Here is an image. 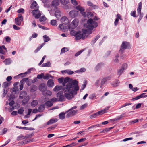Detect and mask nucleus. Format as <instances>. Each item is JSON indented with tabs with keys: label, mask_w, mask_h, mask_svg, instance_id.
Returning a JSON list of instances; mask_svg holds the SVG:
<instances>
[{
	"label": "nucleus",
	"mask_w": 147,
	"mask_h": 147,
	"mask_svg": "<svg viewBox=\"0 0 147 147\" xmlns=\"http://www.w3.org/2000/svg\"><path fill=\"white\" fill-rule=\"evenodd\" d=\"M84 84H83L81 86V88L80 89V90H83L85 88L87 84V81H84Z\"/></svg>",
	"instance_id": "obj_42"
},
{
	"label": "nucleus",
	"mask_w": 147,
	"mask_h": 147,
	"mask_svg": "<svg viewBox=\"0 0 147 147\" xmlns=\"http://www.w3.org/2000/svg\"><path fill=\"white\" fill-rule=\"evenodd\" d=\"M5 39L6 42H10V41L11 40V38L8 36H6L5 38Z\"/></svg>",
	"instance_id": "obj_58"
},
{
	"label": "nucleus",
	"mask_w": 147,
	"mask_h": 147,
	"mask_svg": "<svg viewBox=\"0 0 147 147\" xmlns=\"http://www.w3.org/2000/svg\"><path fill=\"white\" fill-rule=\"evenodd\" d=\"M28 80V78H24L23 79H22L21 81H20V83H22V84H23V83L26 81L27 82V81Z\"/></svg>",
	"instance_id": "obj_50"
},
{
	"label": "nucleus",
	"mask_w": 147,
	"mask_h": 147,
	"mask_svg": "<svg viewBox=\"0 0 147 147\" xmlns=\"http://www.w3.org/2000/svg\"><path fill=\"white\" fill-rule=\"evenodd\" d=\"M17 12L18 13H24V10L23 8H20L18 10Z\"/></svg>",
	"instance_id": "obj_61"
},
{
	"label": "nucleus",
	"mask_w": 147,
	"mask_h": 147,
	"mask_svg": "<svg viewBox=\"0 0 147 147\" xmlns=\"http://www.w3.org/2000/svg\"><path fill=\"white\" fill-rule=\"evenodd\" d=\"M26 92L24 91H21L20 94L19 96L20 98L22 99L24 98L26 95Z\"/></svg>",
	"instance_id": "obj_16"
},
{
	"label": "nucleus",
	"mask_w": 147,
	"mask_h": 147,
	"mask_svg": "<svg viewBox=\"0 0 147 147\" xmlns=\"http://www.w3.org/2000/svg\"><path fill=\"white\" fill-rule=\"evenodd\" d=\"M15 20V23L17 25L20 26L21 25L22 21L20 19H18V18H16Z\"/></svg>",
	"instance_id": "obj_28"
},
{
	"label": "nucleus",
	"mask_w": 147,
	"mask_h": 147,
	"mask_svg": "<svg viewBox=\"0 0 147 147\" xmlns=\"http://www.w3.org/2000/svg\"><path fill=\"white\" fill-rule=\"evenodd\" d=\"M71 3L74 5H78L77 2L76 1V0H71Z\"/></svg>",
	"instance_id": "obj_55"
},
{
	"label": "nucleus",
	"mask_w": 147,
	"mask_h": 147,
	"mask_svg": "<svg viewBox=\"0 0 147 147\" xmlns=\"http://www.w3.org/2000/svg\"><path fill=\"white\" fill-rule=\"evenodd\" d=\"M57 121L58 119H57L53 118L50 120L48 121L47 123V125L51 124L56 122Z\"/></svg>",
	"instance_id": "obj_15"
},
{
	"label": "nucleus",
	"mask_w": 147,
	"mask_h": 147,
	"mask_svg": "<svg viewBox=\"0 0 147 147\" xmlns=\"http://www.w3.org/2000/svg\"><path fill=\"white\" fill-rule=\"evenodd\" d=\"M119 57V55L118 54H117L116 56H115L114 59V61L116 63H118L119 60L118 59V58Z\"/></svg>",
	"instance_id": "obj_45"
},
{
	"label": "nucleus",
	"mask_w": 147,
	"mask_h": 147,
	"mask_svg": "<svg viewBox=\"0 0 147 147\" xmlns=\"http://www.w3.org/2000/svg\"><path fill=\"white\" fill-rule=\"evenodd\" d=\"M30 99V97L29 96H27L23 100L22 102V104L24 105L27 104L28 102Z\"/></svg>",
	"instance_id": "obj_18"
},
{
	"label": "nucleus",
	"mask_w": 147,
	"mask_h": 147,
	"mask_svg": "<svg viewBox=\"0 0 147 147\" xmlns=\"http://www.w3.org/2000/svg\"><path fill=\"white\" fill-rule=\"evenodd\" d=\"M45 44V43L42 44L40 46L38 47L37 49L35 51L34 53H37L42 47Z\"/></svg>",
	"instance_id": "obj_35"
},
{
	"label": "nucleus",
	"mask_w": 147,
	"mask_h": 147,
	"mask_svg": "<svg viewBox=\"0 0 147 147\" xmlns=\"http://www.w3.org/2000/svg\"><path fill=\"white\" fill-rule=\"evenodd\" d=\"M89 98L91 99H96V96L94 94H92L90 95L89 96Z\"/></svg>",
	"instance_id": "obj_44"
},
{
	"label": "nucleus",
	"mask_w": 147,
	"mask_h": 147,
	"mask_svg": "<svg viewBox=\"0 0 147 147\" xmlns=\"http://www.w3.org/2000/svg\"><path fill=\"white\" fill-rule=\"evenodd\" d=\"M42 94L45 96H50L52 94V92L51 91L46 90L42 93Z\"/></svg>",
	"instance_id": "obj_12"
},
{
	"label": "nucleus",
	"mask_w": 147,
	"mask_h": 147,
	"mask_svg": "<svg viewBox=\"0 0 147 147\" xmlns=\"http://www.w3.org/2000/svg\"><path fill=\"white\" fill-rule=\"evenodd\" d=\"M50 23L51 25L53 26H55L57 24V21L55 20H51Z\"/></svg>",
	"instance_id": "obj_47"
},
{
	"label": "nucleus",
	"mask_w": 147,
	"mask_h": 147,
	"mask_svg": "<svg viewBox=\"0 0 147 147\" xmlns=\"http://www.w3.org/2000/svg\"><path fill=\"white\" fill-rule=\"evenodd\" d=\"M39 89L42 92L47 89V87L45 85H41L39 86Z\"/></svg>",
	"instance_id": "obj_26"
},
{
	"label": "nucleus",
	"mask_w": 147,
	"mask_h": 147,
	"mask_svg": "<svg viewBox=\"0 0 147 147\" xmlns=\"http://www.w3.org/2000/svg\"><path fill=\"white\" fill-rule=\"evenodd\" d=\"M59 4V1L58 0H54L52 2V5L53 6H57Z\"/></svg>",
	"instance_id": "obj_23"
},
{
	"label": "nucleus",
	"mask_w": 147,
	"mask_h": 147,
	"mask_svg": "<svg viewBox=\"0 0 147 147\" xmlns=\"http://www.w3.org/2000/svg\"><path fill=\"white\" fill-rule=\"evenodd\" d=\"M44 38V41L45 42H47L50 40V38L46 35H45L43 36Z\"/></svg>",
	"instance_id": "obj_32"
},
{
	"label": "nucleus",
	"mask_w": 147,
	"mask_h": 147,
	"mask_svg": "<svg viewBox=\"0 0 147 147\" xmlns=\"http://www.w3.org/2000/svg\"><path fill=\"white\" fill-rule=\"evenodd\" d=\"M127 64L126 63L123 64L121 68L117 71V74L120 76L123 72V71L127 68Z\"/></svg>",
	"instance_id": "obj_7"
},
{
	"label": "nucleus",
	"mask_w": 147,
	"mask_h": 147,
	"mask_svg": "<svg viewBox=\"0 0 147 147\" xmlns=\"http://www.w3.org/2000/svg\"><path fill=\"white\" fill-rule=\"evenodd\" d=\"M142 7V3L141 2H140L139 3L138 7L137 8V9H141Z\"/></svg>",
	"instance_id": "obj_64"
},
{
	"label": "nucleus",
	"mask_w": 147,
	"mask_h": 147,
	"mask_svg": "<svg viewBox=\"0 0 147 147\" xmlns=\"http://www.w3.org/2000/svg\"><path fill=\"white\" fill-rule=\"evenodd\" d=\"M146 93H143L141 94L140 95V96L141 98H143L147 97V95H145Z\"/></svg>",
	"instance_id": "obj_62"
},
{
	"label": "nucleus",
	"mask_w": 147,
	"mask_h": 147,
	"mask_svg": "<svg viewBox=\"0 0 147 147\" xmlns=\"http://www.w3.org/2000/svg\"><path fill=\"white\" fill-rule=\"evenodd\" d=\"M41 16V13L39 12L35 16V17L36 19H38Z\"/></svg>",
	"instance_id": "obj_60"
},
{
	"label": "nucleus",
	"mask_w": 147,
	"mask_h": 147,
	"mask_svg": "<svg viewBox=\"0 0 147 147\" xmlns=\"http://www.w3.org/2000/svg\"><path fill=\"white\" fill-rule=\"evenodd\" d=\"M77 108L76 106H74L65 112V113H67L66 115L67 118H69L70 117L73 116L78 113V111L77 110H74Z\"/></svg>",
	"instance_id": "obj_3"
},
{
	"label": "nucleus",
	"mask_w": 147,
	"mask_h": 147,
	"mask_svg": "<svg viewBox=\"0 0 147 147\" xmlns=\"http://www.w3.org/2000/svg\"><path fill=\"white\" fill-rule=\"evenodd\" d=\"M61 3L63 5H65L69 3L68 0H60Z\"/></svg>",
	"instance_id": "obj_40"
},
{
	"label": "nucleus",
	"mask_w": 147,
	"mask_h": 147,
	"mask_svg": "<svg viewBox=\"0 0 147 147\" xmlns=\"http://www.w3.org/2000/svg\"><path fill=\"white\" fill-rule=\"evenodd\" d=\"M86 28L87 29H82V33L80 31L71 32V33H73V35L75 36L76 40H79L81 38L84 39L86 37H87L88 35L92 33V30L94 28L97 27L98 26L97 23L92 19L88 20Z\"/></svg>",
	"instance_id": "obj_2"
},
{
	"label": "nucleus",
	"mask_w": 147,
	"mask_h": 147,
	"mask_svg": "<svg viewBox=\"0 0 147 147\" xmlns=\"http://www.w3.org/2000/svg\"><path fill=\"white\" fill-rule=\"evenodd\" d=\"M86 70V69L84 68H82L79 70H77L75 71L76 73H80L85 72Z\"/></svg>",
	"instance_id": "obj_37"
},
{
	"label": "nucleus",
	"mask_w": 147,
	"mask_h": 147,
	"mask_svg": "<svg viewBox=\"0 0 147 147\" xmlns=\"http://www.w3.org/2000/svg\"><path fill=\"white\" fill-rule=\"evenodd\" d=\"M24 108L23 107H21L19 110H18V114H22L24 111Z\"/></svg>",
	"instance_id": "obj_41"
},
{
	"label": "nucleus",
	"mask_w": 147,
	"mask_h": 147,
	"mask_svg": "<svg viewBox=\"0 0 147 147\" xmlns=\"http://www.w3.org/2000/svg\"><path fill=\"white\" fill-rule=\"evenodd\" d=\"M68 51L67 48L65 47H64L61 50V53H63Z\"/></svg>",
	"instance_id": "obj_48"
},
{
	"label": "nucleus",
	"mask_w": 147,
	"mask_h": 147,
	"mask_svg": "<svg viewBox=\"0 0 147 147\" xmlns=\"http://www.w3.org/2000/svg\"><path fill=\"white\" fill-rule=\"evenodd\" d=\"M51 63L49 62H48L44 63L42 65V67H49L50 66Z\"/></svg>",
	"instance_id": "obj_38"
},
{
	"label": "nucleus",
	"mask_w": 147,
	"mask_h": 147,
	"mask_svg": "<svg viewBox=\"0 0 147 147\" xmlns=\"http://www.w3.org/2000/svg\"><path fill=\"white\" fill-rule=\"evenodd\" d=\"M61 15L60 11L59 9H57L55 12V16L58 19L59 18Z\"/></svg>",
	"instance_id": "obj_13"
},
{
	"label": "nucleus",
	"mask_w": 147,
	"mask_h": 147,
	"mask_svg": "<svg viewBox=\"0 0 147 147\" xmlns=\"http://www.w3.org/2000/svg\"><path fill=\"white\" fill-rule=\"evenodd\" d=\"M79 20L78 19H75L69 25H68L69 29H73L76 28L78 25Z\"/></svg>",
	"instance_id": "obj_4"
},
{
	"label": "nucleus",
	"mask_w": 147,
	"mask_h": 147,
	"mask_svg": "<svg viewBox=\"0 0 147 147\" xmlns=\"http://www.w3.org/2000/svg\"><path fill=\"white\" fill-rule=\"evenodd\" d=\"M4 62L6 65H7L10 64L11 63V60L10 58L6 59L4 61Z\"/></svg>",
	"instance_id": "obj_33"
},
{
	"label": "nucleus",
	"mask_w": 147,
	"mask_h": 147,
	"mask_svg": "<svg viewBox=\"0 0 147 147\" xmlns=\"http://www.w3.org/2000/svg\"><path fill=\"white\" fill-rule=\"evenodd\" d=\"M65 113H61L59 115V118L61 120L64 119L65 117Z\"/></svg>",
	"instance_id": "obj_24"
},
{
	"label": "nucleus",
	"mask_w": 147,
	"mask_h": 147,
	"mask_svg": "<svg viewBox=\"0 0 147 147\" xmlns=\"http://www.w3.org/2000/svg\"><path fill=\"white\" fill-rule=\"evenodd\" d=\"M98 116V115L97 112L90 115V117L91 119H93V118H95Z\"/></svg>",
	"instance_id": "obj_43"
},
{
	"label": "nucleus",
	"mask_w": 147,
	"mask_h": 147,
	"mask_svg": "<svg viewBox=\"0 0 147 147\" xmlns=\"http://www.w3.org/2000/svg\"><path fill=\"white\" fill-rule=\"evenodd\" d=\"M103 66V64L102 63H99L96 66V70H100V69H101L102 67Z\"/></svg>",
	"instance_id": "obj_30"
},
{
	"label": "nucleus",
	"mask_w": 147,
	"mask_h": 147,
	"mask_svg": "<svg viewBox=\"0 0 147 147\" xmlns=\"http://www.w3.org/2000/svg\"><path fill=\"white\" fill-rule=\"evenodd\" d=\"M59 27L60 29L63 32L64 31V29L66 28V26H64L63 24H61L59 25Z\"/></svg>",
	"instance_id": "obj_36"
},
{
	"label": "nucleus",
	"mask_w": 147,
	"mask_h": 147,
	"mask_svg": "<svg viewBox=\"0 0 147 147\" xmlns=\"http://www.w3.org/2000/svg\"><path fill=\"white\" fill-rule=\"evenodd\" d=\"M61 21L65 25L68 24L69 22L68 19L65 16H63L61 18Z\"/></svg>",
	"instance_id": "obj_8"
},
{
	"label": "nucleus",
	"mask_w": 147,
	"mask_h": 147,
	"mask_svg": "<svg viewBox=\"0 0 147 147\" xmlns=\"http://www.w3.org/2000/svg\"><path fill=\"white\" fill-rule=\"evenodd\" d=\"M64 79L63 77H61L58 79V81L59 83H61L63 82V81H64Z\"/></svg>",
	"instance_id": "obj_54"
},
{
	"label": "nucleus",
	"mask_w": 147,
	"mask_h": 147,
	"mask_svg": "<svg viewBox=\"0 0 147 147\" xmlns=\"http://www.w3.org/2000/svg\"><path fill=\"white\" fill-rule=\"evenodd\" d=\"M18 19H20L21 21H22L23 20V17L20 14H18Z\"/></svg>",
	"instance_id": "obj_59"
},
{
	"label": "nucleus",
	"mask_w": 147,
	"mask_h": 147,
	"mask_svg": "<svg viewBox=\"0 0 147 147\" xmlns=\"http://www.w3.org/2000/svg\"><path fill=\"white\" fill-rule=\"evenodd\" d=\"M45 104H42L40 105L38 107V111L39 112H42L45 109Z\"/></svg>",
	"instance_id": "obj_17"
},
{
	"label": "nucleus",
	"mask_w": 147,
	"mask_h": 147,
	"mask_svg": "<svg viewBox=\"0 0 147 147\" xmlns=\"http://www.w3.org/2000/svg\"><path fill=\"white\" fill-rule=\"evenodd\" d=\"M40 12L39 11L38 9H34L32 11V13L33 16H35L36 14Z\"/></svg>",
	"instance_id": "obj_39"
},
{
	"label": "nucleus",
	"mask_w": 147,
	"mask_h": 147,
	"mask_svg": "<svg viewBox=\"0 0 147 147\" xmlns=\"http://www.w3.org/2000/svg\"><path fill=\"white\" fill-rule=\"evenodd\" d=\"M78 11L74 10L70 12L69 15L72 18H74L78 16Z\"/></svg>",
	"instance_id": "obj_9"
},
{
	"label": "nucleus",
	"mask_w": 147,
	"mask_h": 147,
	"mask_svg": "<svg viewBox=\"0 0 147 147\" xmlns=\"http://www.w3.org/2000/svg\"><path fill=\"white\" fill-rule=\"evenodd\" d=\"M50 78H53L54 77L49 74H47L45 75H44V74L43 79H44L48 80Z\"/></svg>",
	"instance_id": "obj_20"
},
{
	"label": "nucleus",
	"mask_w": 147,
	"mask_h": 147,
	"mask_svg": "<svg viewBox=\"0 0 147 147\" xmlns=\"http://www.w3.org/2000/svg\"><path fill=\"white\" fill-rule=\"evenodd\" d=\"M87 106V104H84L82 105L80 107V109L82 110L84 109L85 108H86Z\"/></svg>",
	"instance_id": "obj_57"
},
{
	"label": "nucleus",
	"mask_w": 147,
	"mask_h": 147,
	"mask_svg": "<svg viewBox=\"0 0 147 147\" xmlns=\"http://www.w3.org/2000/svg\"><path fill=\"white\" fill-rule=\"evenodd\" d=\"M22 139H24V137L22 135H20L17 137V140L18 141H19L21 140Z\"/></svg>",
	"instance_id": "obj_51"
},
{
	"label": "nucleus",
	"mask_w": 147,
	"mask_h": 147,
	"mask_svg": "<svg viewBox=\"0 0 147 147\" xmlns=\"http://www.w3.org/2000/svg\"><path fill=\"white\" fill-rule=\"evenodd\" d=\"M62 88V86L57 85L55 86L53 89V90L55 92H57L61 90Z\"/></svg>",
	"instance_id": "obj_25"
},
{
	"label": "nucleus",
	"mask_w": 147,
	"mask_h": 147,
	"mask_svg": "<svg viewBox=\"0 0 147 147\" xmlns=\"http://www.w3.org/2000/svg\"><path fill=\"white\" fill-rule=\"evenodd\" d=\"M16 127L17 128H19L20 129H22L24 130H33L34 129L32 128H28L27 127H22L18 126H16Z\"/></svg>",
	"instance_id": "obj_21"
},
{
	"label": "nucleus",
	"mask_w": 147,
	"mask_h": 147,
	"mask_svg": "<svg viewBox=\"0 0 147 147\" xmlns=\"http://www.w3.org/2000/svg\"><path fill=\"white\" fill-rule=\"evenodd\" d=\"M38 102L36 100H33L31 103V105L32 107H35L38 104Z\"/></svg>",
	"instance_id": "obj_29"
},
{
	"label": "nucleus",
	"mask_w": 147,
	"mask_h": 147,
	"mask_svg": "<svg viewBox=\"0 0 147 147\" xmlns=\"http://www.w3.org/2000/svg\"><path fill=\"white\" fill-rule=\"evenodd\" d=\"M76 8L81 12H83L84 11V8L78 5L76 7Z\"/></svg>",
	"instance_id": "obj_34"
},
{
	"label": "nucleus",
	"mask_w": 147,
	"mask_h": 147,
	"mask_svg": "<svg viewBox=\"0 0 147 147\" xmlns=\"http://www.w3.org/2000/svg\"><path fill=\"white\" fill-rule=\"evenodd\" d=\"M9 84L7 82H4L3 83V85L5 88H6L8 86Z\"/></svg>",
	"instance_id": "obj_63"
},
{
	"label": "nucleus",
	"mask_w": 147,
	"mask_h": 147,
	"mask_svg": "<svg viewBox=\"0 0 147 147\" xmlns=\"http://www.w3.org/2000/svg\"><path fill=\"white\" fill-rule=\"evenodd\" d=\"M44 73H42L40 74H38L37 76V78L38 79H41L43 78Z\"/></svg>",
	"instance_id": "obj_49"
},
{
	"label": "nucleus",
	"mask_w": 147,
	"mask_h": 147,
	"mask_svg": "<svg viewBox=\"0 0 147 147\" xmlns=\"http://www.w3.org/2000/svg\"><path fill=\"white\" fill-rule=\"evenodd\" d=\"M46 19V18L44 16H42L39 19V20L40 22H42L45 21Z\"/></svg>",
	"instance_id": "obj_52"
},
{
	"label": "nucleus",
	"mask_w": 147,
	"mask_h": 147,
	"mask_svg": "<svg viewBox=\"0 0 147 147\" xmlns=\"http://www.w3.org/2000/svg\"><path fill=\"white\" fill-rule=\"evenodd\" d=\"M45 103L46 106L48 107H51L53 105V102L50 100H48L46 101Z\"/></svg>",
	"instance_id": "obj_27"
},
{
	"label": "nucleus",
	"mask_w": 147,
	"mask_h": 147,
	"mask_svg": "<svg viewBox=\"0 0 147 147\" xmlns=\"http://www.w3.org/2000/svg\"><path fill=\"white\" fill-rule=\"evenodd\" d=\"M54 82L52 79H49L47 82V85L48 87H53L54 86Z\"/></svg>",
	"instance_id": "obj_10"
},
{
	"label": "nucleus",
	"mask_w": 147,
	"mask_h": 147,
	"mask_svg": "<svg viewBox=\"0 0 147 147\" xmlns=\"http://www.w3.org/2000/svg\"><path fill=\"white\" fill-rule=\"evenodd\" d=\"M63 86H65L63 90L65 97L68 100L71 99L73 97V95H76L79 90L78 82L76 80H73L69 77H65L62 82Z\"/></svg>",
	"instance_id": "obj_1"
},
{
	"label": "nucleus",
	"mask_w": 147,
	"mask_h": 147,
	"mask_svg": "<svg viewBox=\"0 0 147 147\" xmlns=\"http://www.w3.org/2000/svg\"><path fill=\"white\" fill-rule=\"evenodd\" d=\"M111 77L109 76L107 77L103 78L101 81L100 87H102L103 85L105 83V82L109 80H110Z\"/></svg>",
	"instance_id": "obj_11"
},
{
	"label": "nucleus",
	"mask_w": 147,
	"mask_h": 147,
	"mask_svg": "<svg viewBox=\"0 0 147 147\" xmlns=\"http://www.w3.org/2000/svg\"><path fill=\"white\" fill-rule=\"evenodd\" d=\"M37 3L35 1H34L31 4L30 7L32 9H33L35 7L36 8Z\"/></svg>",
	"instance_id": "obj_31"
},
{
	"label": "nucleus",
	"mask_w": 147,
	"mask_h": 147,
	"mask_svg": "<svg viewBox=\"0 0 147 147\" xmlns=\"http://www.w3.org/2000/svg\"><path fill=\"white\" fill-rule=\"evenodd\" d=\"M100 37V36L99 35H98L95 37L94 38V39H93L92 42L91 43L92 44H94L97 41V40Z\"/></svg>",
	"instance_id": "obj_22"
},
{
	"label": "nucleus",
	"mask_w": 147,
	"mask_h": 147,
	"mask_svg": "<svg viewBox=\"0 0 147 147\" xmlns=\"http://www.w3.org/2000/svg\"><path fill=\"white\" fill-rule=\"evenodd\" d=\"M131 104V103H126L125 104L123 105L121 107L119 108H123V107H126L127 106Z\"/></svg>",
	"instance_id": "obj_53"
},
{
	"label": "nucleus",
	"mask_w": 147,
	"mask_h": 147,
	"mask_svg": "<svg viewBox=\"0 0 147 147\" xmlns=\"http://www.w3.org/2000/svg\"><path fill=\"white\" fill-rule=\"evenodd\" d=\"M109 107H108L105 108V109L103 110H102L97 112V113L98 115H102L106 113L107 112V111L109 109Z\"/></svg>",
	"instance_id": "obj_14"
},
{
	"label": "nucleus",
	"mask_w": 147,
	"mask_h": 147,
	"mask_svg": "<svg viewBox=\"0 0 147 147\" xmlns=\"http://www.w3.org/2000/svg\"><path fill=\"white\" fill-rule=\"evenodd\" d=\"M87 4H88V5L89 6H92L93 8H95L94 7H95V5H93V4L91 2H90V1H88L87 2Z\"/></svg>",
	"instance_id": "obj_56"
},
{
	"label": "nucleus",
	"mask_w": 147,
	"mask_h": 147,
	"mask_svg": "<svg viewBox=\"0 0 147 147\" xmlns=\"http://www.w3.org/2000/svg\"><path fill=\"white\" fill-rule=\"evenodd\" d=\"M84 50V49H82L77 52L75 55V56L76 57H77L82 52H83Z\"/></svg>",
	"instance_id": "obj_46"
},
{
	"label": "nucleus",
	"mask_w": 147,
	"mask_h": 147,
	"mask_svg": "<svg viewBox=\"0 0 147 147\" xmlns=\"http://www.w3.org/2000/svg\"><path fill=\"white\" fill-rule=\"evenodd\" d=\"M57 97L59 101H63L65 100V97L61 91H60L57 94Z\"/></svg>",
	"instance_id": "obj_6"
},
{
	"label": "nucleus",
	"mask_w": 147,
	"mask_h": 147,
	"mask_svg": "<svg viewBox=\"0 0 147 147\" xmlns=\"http://www.w3.org/2000/svg\"><path fill=\"white\" fill-rule=\"evenodd\" d=\"M130 47V44L129 43L124 41L121 46V49L119 51V52H121L122 53L123 51L126 49H128Z\"/></svg>",
	"instance_id": "obj_5"
},
{
	"label": "nucleus",
	"mask_w": 147,
	"mask_h": 147,
	"mask_svg": "<svg viewBox=\"0 0 147 147\" xmlns=\"http://www.w3.org/2000/svg\"><path fill=\"white\" fill-rule=\"evenodd\" d=\"M119 81L118 80L116 79L113 82L112 85L113 87H116L119 86Z\"/></svg>",
	"instance_id": "obj_19"
}]
</instances>
